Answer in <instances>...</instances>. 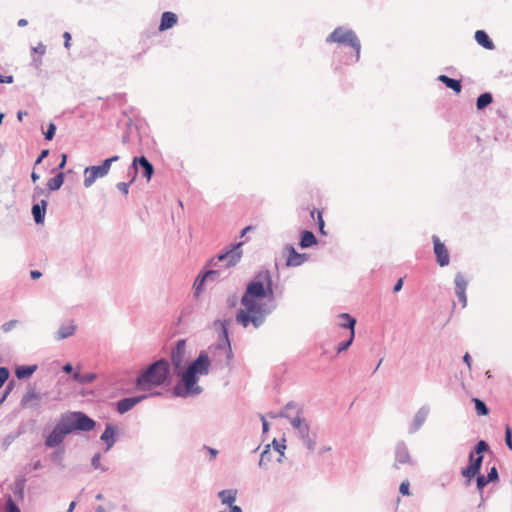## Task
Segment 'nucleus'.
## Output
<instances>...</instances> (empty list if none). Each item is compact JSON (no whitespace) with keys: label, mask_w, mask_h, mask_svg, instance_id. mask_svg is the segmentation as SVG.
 <instances>
[{"label":"nucleus","mask_w":512,"mask_h":512,"mask_svg":"<svg viewBox=\"0 0 512 512\" xmlns=\"http://www.w3.org/2000/svg\"><path fill=\"white\" fill-rule=\"evenodd\" d=\"M263 298H273L272 277L268 270L258 272L247 283L245 292L240 300L244 308L236 312V322L244 328H247L249 325L256 329L262 326L266 317L275 309V305L269 306L268 304L257 302V300Z\"/></svg>","instance_id":"1"},{"label":"nucleus","mask_w":512,"mask_h":512,"mask_svg":"<svg viewBox=\"0 0 512 512\" xmlns=\"http://www.w3.org/2000/svg\"><path fill=\"white\" fill-rule=\"evenodd\" d=\"M170 383V363L165 358H160L140 371L135 380V389L138 391H149L155 387Z\"/></svg>","instance_id":"2"},{"label":"nucleus","mask_w":512,"mask_h":512,"mask_svg":"<svg viewBox=\"0 0 512 512\" xmlns=\"http://www.w3.org/2000/svg\"><path fill=\"white\" fill-rule=\"evenodd\" d=\"M229 320L217 319L214 321V326H219L221 332L219 334V341L208 347V355L210 356L211 363L213 362L217 368L230 367L233 359V352L229 339L228 331Z\"/></svg>","instance_id":"3"},{"label":"nucleus","mask_w":512,"mask_h":512,"mask_svg":"<svg viewBox=\"0 0 512 512\" xmlns=\"http://www.w3.org/2000/svg\"><path fill=\"white\" fill-rule=\"evenodd\" d=\"M58 423L67 435L78 432L92 431L96 421L82 411H68L59 416Z\"/></svg>","instance_id":"4"},{"label":"nucleus","mask_w":512,"mask_h":512,"mask_svg":"<svg viewBox=\"0 0 512 512\" xmlns=\"http://www.w3.org/2000/svg\"><path fill=\"white\" fill-rule=\"evenodd\" d=\"M174 374L180 379L173 388V395L176 397L187 398L199 395L202 388L198 385L199 377L183 368L175 371Z\"/></svg>","instance_id":"5"},{"label":"nucleus","mask_w":512,"mask_h":512,"mask_svg":"<svg viewBox=\"0 0 512 512\" xmlns=\"http://www.w3.org/2000/svg\"><path fill=\"white\" fill-rule=\"evenodd\" d=\"M490 449L488 443L484 440H479L474 448L468 455V465L461 470V475L466 479V485H469L471 480L479 474L482 463L483 453L488 452Z\"/></svg>","instance_id":"6"},{"label":"nucleus","mask_w":512,"mask_h":512,"mask_svg":"<svg viewBox=\"0 0 512 512\" xmlns=\"http://www.w3.org/2000/svg\"><path fill=\"white\" fill-rule=\"evenodd\" d=\"M326 41L328 43H340L351 46L355 51L354 61H359L361 44L358 37L352 30H347L342 27H338L334 29V31L327 37Z\"/></svg>","instance_id":"7"},{"label":"nucleus","mask_w":512,"mask_h":512,"mask_svg":"<svg viewBox=\"0 0 512 512\" xmlns=\"http://www.w3.org/2000/svg\"><path fill=\"white\" fill-rule=\"evenodd\" d=\"M242 242L233 244L227 251L219 253L216 257L209 261V265L214 268H225L235 266L241 259L242 256Z\"/></svg>","instance_id":"8"},{"label":"nucleus","mask_w":512,"mask_h":512,"mask_svg":"<svg viewBox=\"0 0 512 512\" xmlns=\"http://www.w3.org/2000/svg\"><path fill=\"white\" fill-rule=\"evenodd\" d=\"M119 160L118 155H114L105 159L100 165L88 166L84 169L83 184L86 188L91 187L98 178L105 177L111 168L112 163Z\"/></svg>","instance_id":"9"},{"label":"nucleus","mask_w":512,"mask_h":512,"mask_svg":"<svg viewBox=\"0 0 512 512\" xmlns=\"http://www.w3.org/2000/svg\"><path fill=\"white\" fill-rule=\"evenodd\" d=\"M211 366V359L207 351H200L198 356L188 365L185 366L189 372L196 376L208 375Z\"/></svg>","instance_id":"10"},{"label":"nucleus","mask_w":512,"mask_h":512,"mask_svg":"<svg viewBox=\"0 0 512 512\" xmlns=\"http://www.w3.org/2000/svg\"><path fill=\"white\" fill-rule=\"evenodd\" d=\"M45 394L36 391V386L29 384L23 397L21 398L20 405L25 409H32L39 411L41 409V400Z\"/></svg>","instance_id":"11"},{"label":"nucleus","mask_w":512,"mask_h":512,"mask_svg":"<svg viewBox=\"0 0 512 512\" xmlns=\"http://www.w3.org/2000/svg\"><path fill=\"white\" fill-rule=\"evenodd\" d=\"M185 357H186V340L179 339L175 346L172 348L170 353L171 364L173 371H179L185 368Z\"/></svg>","instance_id":"12"},{"label":"nucleus","mask_w":512,"mask_h":512,"mask_svg":"<svg viewBox=\"0 0 512 512\" xmlns=\"http://www.w3.org/2000/svg\"><path fill=\"white\" fill-rule=\"evenodd\" d=\"M131 168L133 169L132 181H135L139 168L141 169L142 176L145 177L148 181L154 174V167L152 163L143 155L133 158Z\"/></svg>","instance_id":"13"},{"label":"nucleus","mask_w":512,"mask_h":512,"mask_svg":"<svg viewBox=\"0 0 512 512\" xmlns=\"http://www.w3.org/2000/svg\"><path fill=\"white\" fill-rule=\"evenodd\" d=\"M161 395V392H155L151 394H142L137 395L133 397H125L117 401L116 403V410L119 414H125L126 412L130 411L133 407H135L137 404L142 402L143 400L147 399L149 396H159Z\"/></svg>","instance_id":"14"},{"label":"nucleus","mask_w":512,"mask_h":512,"mask_svg":"<svg viewBox=\"0 0 512 512\" xmlns=\"http://www.w3.org/2000/svg\"><path fill=\"white\" fill-rule=\"evenodd\" d=\"M67 436L62 426L57 422L51 432L45 437L44 445L47 448L64 447L63 442Z\"/></svg>","instance_id":"15"},{"label":"nucleus","mask_w":512,"mask_h":512,"mask_svg":"<svg viewBox=\"0 0 512 512\" xmlns=\"http://www.w3.org/2000/svg\"><path fill=\"white\" fill-rule=\"evenodd\" d=\"M408 464L410 466L415 465V461L411 458L409 450L405 442H398L395 448V461L394 468L399 469L400 465Z\"/></svg>","instance_id":"16"},{"label":"nucleus","mask_w":512,"mask_h":512,"mask_svg":"<svg viewBox=\"0 0 512 512\" xmlns=\"http://www.w3.org/2000/svg\"><path fill=\"white\" fill-rule=\"evenodd\" d=\"M432 240L434 244V253L436 256L437 263L441 267L447 266L450 262V257L446 246L440 241V239L436 235H433Z\"/></svg>","instance_id":"17"},{"label":"nucleus","mask_w":512,"mask_h":512,"mask_svg":"<svg viewBox=\"0 0 512 512\" xmlns=\"http://www.w3.org/2000/svg\"><path fill=\"white\" fill-rule=\"evenodd\" d=\"M429 412L430 408L428 405H423L418 409V411L414 415L413 422L409 428L410 434L417 432L422 427V425L427 419Z\"/></svg>","instance_id":"18"},{"label":"nucleus","mask_w":512,"mask_h":512,"mask_svg":"<svg viewBox=\"0 0 512 512\" xmlns=\"http://www.w3.org/2000/svg\"><path fill=\"white\" fill-rule=\"evenodd\" d=\"M285 249L288 251V256L286 260L287 266H300L303 264L307 259L308 256L305 253H298L295 248L291 245H287Z\"/></svg>","instance_id":"19"},{"label":"nucleus","mask_w":512,"mask_h":512,"mask_svg":"<svg viewBox=\"0 0 512 512\" xmlns=\"http://www.w3.org/2000/svg\"><path fill=\"white\" fill-rule=\"evenodd\" d=\"M117 427L111 423H108L105 427L104 432L100 436V440L105 442V451H109L116 442Z\"/></svg>","instance_id":"20"},{"label":"nucleus","mask_w":512,"mask_h":512,"mask_svg":"<svg viewBox=\"0 0 512 512\" xmlns=\"http://www.w3.org/2000/svg\"><path fill=\"white\" fill-rule=\"evenodd\" d=\"M270 418H277V417H280V418H285V419H288L291 426L295 429V430H298L299 428H301V426L303 424H305L307 421L304 417H302V415H288L286 412H279V413H269L268 414Z\"/></svg>","instance_id":"21"},{"label":"nucleus","mask_w":512,"mask_h":512,"mask_svg":"<svg viewBox=\"0 0 512 512\" xmlns=\"http://www.w3.org/2000/svg\"><path fill=\"white\" fill-rule=\"evenodd\" d=\"M47 205L48 203L45 199H42L38 203L33 204L32 215L36 224L44 223Z\"/></svg>","instance_id":"22"},{"label":"nucleus","mask_w":512,"mask_h":512,"mask_svg":"<svg viewBox=\"0 0 512 512\" xmlns=\"http://www.w3.org/2000/svg\"><path fill=\"white\" fill-rule=\"evenodd\" d=\"M178 21L177 15L173 12H164L161 16L159 31L163 32L172 28Z\"/></svg>","instance_id":"23"},{"label":"nucleus","mask_w":512,"mask_h":512,"mask_svg":"<svg viewBox=\"0 0 512 512\" xmlns=\"http://www.w3.org/2000/svg\"><path fill=\"white\" fill-rule=\"evenodd\" d=\"M27 479L25 475H18L13 483L12 491L18 500H23Z\"/></svg>","instance_id":"24"},{"label":"nucleus","mask_w":512,"mask_h":512,"mask_svg":"<svg viewBox=\"0 0 512 512\" xmlns=\"http://www.w3.org/2000/svg\"><path fill=\"white\" fill-rule=\"evenodd\" d=\"M37 370V365H19L15 368V376L19 380L29 378Z\"/></svg>","instance_id":"25"},{"label":"nucleus","mask_w":512,"mask_h":512,"mask_svg":"<svg viewBox=\"0 0 512 512\" xmlns=\"http://www.w3.org/2000/svg\"><path fill=\"white\" fill-rule=\"evenodd\" d=\"M315 244H317V238L313 234V232H311L309 230H303L301 232L300 241H299L300 247L305 249V248H309Z\"/></svg>","instance_id":"26"},{"label":"nucleus","mask_w":512,"mask_h":512,"mask_svg":"<svg viewBox=\"0 0 512 512\" xmlns=\"http://www.w3.org/2000/svg\"><path fill=\"white\" fill-rule=\"evenodd\" d=\"M475 40L477 41V43L479 45L483 46L485 49L492 50L495 47L492 40L489 38L487 33L483 30H477L475 32Z\"/></svg>","instance_id":"27"},{"label":"nucleus","mask_w":512,"mask_h":512,"mask_svg":"<svg viewBox=\"0 0 512 512\" xmlns=\"http://www.w3.org/2000/svg\"><path fill=\"white\" fill-rule=\"evenodd\" d=\"M237 490L236 489H225L218 492V498L221 500L222 504H226L231 506L236 500Z\"/></svg>","instance_id":"28"},{"label":"nucleus","mask_w":512,"mask_h":512,"mask_svg":"<svg viewBox=\"0 0 512 512\" xmlns=\"http://www.w3.org/2000/svg\"><path fill=\"white\" fill-rule=\"evenodd\" d=\"M65 174L63 172L57 173L54 177L50 178L47 182L49 191H57L64 183Z\"/></svg>","instance_id":"29"},{"label":"nucleus","mask_w":512,"mask_h":512,"mask_svg":"<svg viewBox=\"0 0 512 512\" xmlns=\"http://www.w3.org/2000/svg\"><path fill=\"white\" fill-rule=\"evenodd\" d=\"M75 331H76V325H74V324L61 325L55 335V339L63 340L65 338L72 336L75 333Z\"/></svg>","instance_id":"30"},{"label":"nucleus","mask_w":512,"mask_h":512,"mask_svg":"<svg viewBox=\"0 0 512 512\" xmlns=\"http://www.w3.org/2000/svg\"><path fill=\"white\" fill-rule=\"evenodd\" d=\"M280 412H286L288 415H302L304 408L302 404L295 401H290Z\"/></svg>","instance_id":"31"},{"label":"nucleus","mask_w":512,"mask_h":512,"mask_svg":"<svg viewBox=\"0 0 512 512\" xmlns=\"http://www.w3.org/2000/svg\"><path fill=\"white\" fill-rule=\"evenodd\" d=\"M438 80L444 83L448 88L455 91L457 94L461 92L462 86L460 80L452 79L446 75H440Z\"/></svg>","instance_id":"32"},{"label":"nucleus","mask_w":512,"mask_h":512,"mask_svg":"<svg viewBox=\"0 0 512 512\" xmlns=\"http://www.w3.org/2000/svg\"><path fill=\"white\" fill-rule=\"evenodd\" d=\"M64 455H65V447H56V450H54L50 455V460L58 465L60 468H64Z\"/></svg>","instance_id":"33"},{"label":"nucleus","mask_w":512,"mask_h":512,"mask_svg":"<svg viewBox=\"0 0 512 512\" xmlns=\"http://www.w3.org/2000/svg\"><path fill=\"white\" fill-rule=\"evenodd\" d=\"M454 283H455V294L466 292L468 282L462 273L459 272L455 275Z\"/></svg>","instance_id":"34"},{"label":"nucleus","mask_w":512,"mask_h":512,"mask_svg":"<svg viewBox=\"0 0 512 512\" xmlns=\"http://www.w3.org/2000/svg\"><path fill=\"white\" fill-rule=\"evenodd\" d=\"M73 379L81 384L92 383L96 379L95 373H85L81 374L80 372H74L72 375Z\"/></svg>","instance_id":"35"},{"label":"nucleus","mask_w":512,"mask_h":512,"mask_svg":"<svg viewBox=\"0 0 512 512\" xmlns=\"http://www.w3.org/2000/svg\"><path fill=\"white\" fill-rule=\"evenodd\" d=\"M339 317L345 320L340 324L342 328L349 329L350 332H355L356 319L353 316L348 313H342Z\"/></svg>","instance_id":"36"},{"label":"nucleus","mask_w":512,"mask_h":512,"mask_svg":"<svg viewBox=\"0 0 512 512\" xmlns=\"http://www.w3.org/2000/svg\"><path fill=\"white\" fill-rule=\"evenodd\" d=\"M205 278H207L208 281L216 282L224 279L226 276H223V271L221 268H214L211 270L206 271Z\"/></svg>","instance_id":"37"},{"label":"nucleus","mask_w":512,"mask_h":512,"mask_svg":"<svg viewBox=\"0 0 512 512\" xmlns=\"http://www.w3.org/2000/svg\"><path fill=\"white\" fill-rule=\"evenodd\" d=\"M475 406V411L479 416H486L489 414V408L484 401L479 398H472Z\"/></svg>","instance_id":"38"},{"label":"nucleus","mask_w":512,"mask_h":512,"mask_svg":"<svg viewBox=\"0 0 512 512\" xmlns=\"http://www.w3.org/2000/svg\"><path fill=\"white\" fill-rule=\"evenodd\" d=\"M33 53L38 54L39 57H33V62L36 66H40L42 63V56L46 53V46L43 43H38L37 46L33 47Z\"/></svg>","instance_id":"39"},{"label":"nucleus","mask_w":512,"mask_h":512,"mask_svg":"<svg viewBox=\"0 0 512 512\" xmlns=\"http://www.w3.org/2000/svg\"><path fill=\"white\" fill-rule=\"evenodd\" d=\"M492 95L490 93L481 94L476 102L477 109L482 110L492 103Z\"/></svg>","instance_id":"40"},{"label":"nucleus","mask_w":512,"mask_h":512,"mask_svg":"<svg viewBox=\"0 0 512 512\" xmlns=\"http://www.w3.org/2000/svg\"><path fill=\"white\" fill-rule=\"evenodd\" d=\"M272 460V455L270 451V445H266L265 449L262 451L259 460L260 467H266L269 462Z\"/></svg>","instance_id":"41"},{"label":"nucleus","mask_w":512,"mask_h":512,"mask_svg":"<svg viewBox=\"0 0 512 512\" xmlns=\"http://www.w3.org/2000/svg\"><path fill=\"white\" fill-rule=\"evenodd\" d=\"M205 282H208L207 278H205V274H203V275H199V276L196 278V280H195V282H194V285H193L194 290H195V291H194V294H195L196 296H198V295H199V293H201V292L203 291V288H204V284H205Z\"/></svg>","instance_id":"42"},{"label":"nucleus","mask_w":512,"mask_h":512,"mask_svg":"<svg viewBox=\"0 0 512 512\" xmlns=\"http://www.w3.org/2000/svg\"><path fill=\"white\" fill-rule=\"evenodd\" d=\"M476 477V486H477V490L479 491L480 495L482 496L483 494V489L485 488V486L490 483V481L487 479V477L483 474H478L475 476Z\"/></svg>","instance_id":"43"},{"label":"nucleus","mask_w":512,"mask_h":512,"mask_svg":"<svg viewBox=\"0 0 512 512\" xmlns=\"http://www.w3.org/2000/svg\"><path fill=\"white\" fill-rule=\"evenodd\" d=\"M354 337H355V332H350L349 338L346 341L341 342L337 346V353H342V352L346 351L352 345Z\"/></svg>","instance_id":"44"},{"label":"nucleus","mask_w":512,"mask_h":512,"mask_svg":"<svg viewBox=\"0 0 512 512\" xmlns=\"http://www.w3.org/2000/svg\"><path fill=\"white\" fill-rule=\"evenodd\" d=\"M306 448L312 452L316 447V434L310 435L307 438L301 440Z\"/></svg>","instance_id":"45"},{"label":"nucleus","mask_w":512,"mask_h":512,"mask_svg":"<svg viewBox=\"0 0 512 512\" xmlns=\"http://www.w3.org/2000/svg\"><path fill=\"white\" fill-rule=\"evenodd\" d=\"M101 454L100 453H96L93 455L92 459H91V466L94 468V469H100L102 471H107L108 468L105 467V466H102L101 465Z\"/></svg>","instance_id":"46"},{"label":"nucleus","mask_w":512,"mask_h":512,"mask_svg":"<svg viewBox=\"0 0 512 512\" xmlns=\"http://www.w3.org/2000/svg\"><path fill=\"white\" fill-rule=\"evenodd\" d=\"M273 447L275 451H277L280 455V457L284 456V451L286 449L285 445V439H282V443H279L276 439L272 441ZM279 462H281V458L278 459Z\"/></svg>","instance_id":"47"},{"label":"nucleus","mask_w":512,"mask_h":512,"mask_svg":"<svg viewBox=\"0 0 512 512\" xmlns=\"http://www.w3.org/2000/svg\"><path fill=\"white\" fill-rule=\"evenodd\" d=\"M297 431V434L299 436V438L302 440L304 438H307L308 436H310V426L308 424V422H306L305 424H303L301 426V428H299Z\"/></svg>","instance_id":"48"},{"label":"nucleus","mask_w":512,"mask_h":512,"mask_svg":"<svg viewBox=\"0 0 512 512\" xmlns=\"http://www.w3.org/2000/svg\"><path fill=\"white\" fill-rule=\"evenodd\" d=\"M18 324V320H10L2 324L1 330L4 333L10 332L12 329H14Z\"/></svg>","instance_id":"49"},{"label":"nucleus","mask_w":512,"mask_h":512,"mask_svg":"<svg viewBox=\"0 0 512 512\" xmlns=\"http://www.w3.org/2000/svg\"><path fill=\"white\" fill-rule=\"evenodd\" d=\"M132 179H130L129 182H119L117 183L116 187L117 189L124 195H127L129 193V186L133 183Z\"/></svg>","instance_id":"50"},{"label":"nucleus","mask_w":512,"mask_h":512,"mask_svg":"<svg viewBox=\"0 0 512 512\" xmlns=\"http://www.w3.org/2000/svg\"><path fill=\"white\" fill-rule=\"evenodd\" d=\"M7 512H21L18 505L14 502V500L9 496L6 503Z\"/></svg>","instance_id":"51"},{"label":"nucleus","mask_w":512,"mask_h":512,"mask_svg":"<svg viewBox=\"0 0 512 512\" xmlns=\"http://www.w3.org/2000/svg\"><path fill=\"white\" fill-rule=\"evenodd\" d=\"M505 444L510 450H512V428L508 425L505 429Z\"/></svg>","instance_id":"52"},{"label":"nucleus","mask_w":512,"mask_h":512,"mask_svg":"<svg viewBox=\"0 0 512 512\" xmlns=\"http://www.w3.org/2000/svg\"><path fill=\"white\" fill-rule=\"evenodd\" d=\"M10 372L6 367H0V388L4 385V383L9 378Z\"/></svg>","instance_id":"53"},{"label":"nucleus","mask_w":512,"mask_h":512,"mask_svg":"<svg viewBox=\"0 0 512 512\" xmlns=\"http://www.w3.org/2000/svg\"><path fill=\"white\" fill-rule=\"evenodd\" d=\"M490 482H496L499 479L498 470L493 466L487 475H485Z\"/></svg>","instance_id":"54"},{"label":"nucleus","mask_w":512,"mask_h":512,"mask_svg":"<svg viewBox=\"0 0 512 512\" xmlns=\"http://www.w3.org/2000/svg\"><path fill=\"white\" fill-rule=\"evenodd\" d=\"M226 304L228 308H234L238 304V296L236 294H231L226 299Z\"/></svg>","instance_id":"55"},{"label":"nucleus","mask_w":512,"mask_h":512,"mask_svg":"<svg viewBox=\"0 0 512 512\" xmlns=\"http://www.w3.org/2000/svg\"><path fill=\"white\" fill-rule=\"evenodd\" d=\"M409 487H410V483H409V481H408V480H405V481H403V482L400 484L399 492H400L402 495H409V494H410Z\"/></svg>","instance_id":"56"},{"label":"nucleus","mask_w":512,"mask_h":512,"mask_svg":"<svg viewBox=\"0 0 512 512\" xmlns=\"http://www.w3.org/2000/svg\"><path fill=\"white\" fill-rule=\"evenodd\" d=\"M47 194V191L40 186H36L33 191V200H37L40 196Z\"/></svg>","instance_id":"57"},{"label":"nucleus","mask_w":512,"mask_h":512,"mask_svg":"<svg viewBox=\"0 0 512 512\" xmlns=\"http://www.w3.org/2000/svg\"><path fill=\"white\" fill-rule=\"evenodd\" d=\"M202 449L208 451L211 460H214L218 455V450H216L215 448L204 445Z\"/></svg>","instance_id":"58"},{"label":"nucleus","mask_w":512,"mask_h":512,"mask_svg":"<svg viewBox=\"0 0 512 512\" xmlns=\"http://www.w3.org/2000/svg\"><path fill=\"white\" fill-rule=\"evenodd\" d=\"M48 155H49V150L48 149H43L40 152L39 156L37 157V159L35 161V165L40 164L43 161V159H45Z\"/></svg>","instance_id":"59"},{"label":"nucleus","mask_w":512,"mask_h":512,"mask_svg":"<svg viewBox=\"0 0 512 512\" xmlns=\"http://www.w3.org/2000/svg\"><path fill=\"white\" fill-rule=\"evenodd\" d=\"M459 302L462 304V307H466L467 305V296H466V292H462V293H457L456 294Z\"/></svg>","instance_id":"60"},{"label":"nucleus","mask_w":512,"mask_h":512,"mask_svg":"<svg viewBox=\"0 0 512 512\" xmlns=\"http://www.w3.org/2000/svg\"><path fill=\"white\" fill-rule=\"evenodd\" d=\"M44 131V138L47 141H51L56 133V130H43Z\"/></svg>","instance_id":"61"},{"label":"nucleus","mask_w":512,"mask_h":512,"mask_svg":"<svg viewBox=\"0 0 512 512\" xmlns=\"http://www.w3.org/2000/svg\"><path fill=\"white\" fill-rule=\"evenodd\" d=\"M63 38H64V46H65V48L69 49L70 48V41H71V34L69 32H64Z\"/></svg>","instance_id":"62"},{"label":"nucleus","mask_w":512,"mask_h":512,"mask_svg":"<svg viewBox=\"0 0 512 512\" xmlns=\"http://www.w3.org/2000/svg\"><path fill=\"white\" fill-rule=\"evenodd\" d=\"M403 287V278H399L393 287V292H399Z\"/></svg>","instance_id":"63"},{"label":"nucleus","mask_w":512,"mask_h":512,"mask_svg":"<svg viewBox=\"0 0 512 512\" xmlns=\"http://www.w3.org/2000/svg\"><path fill=\"white\" fill-rule=\"evenodd\" d=\"M42 276V273L39 270H31L30 271V277L33 280H37Z\"/></svg>","instance_id":"64"}]
</instances>
